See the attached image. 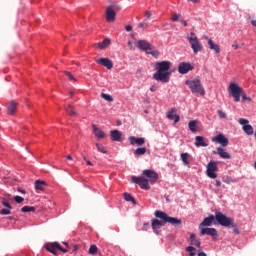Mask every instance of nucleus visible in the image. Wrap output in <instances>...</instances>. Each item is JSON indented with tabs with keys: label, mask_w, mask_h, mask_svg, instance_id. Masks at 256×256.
<instances>
[{
	"label": "nucleus",
	"mask_w": 256,
	"mask_h": 256,
	"mask_svg": "<svg viewBox=\"0 0 256 256\" xmlns=\"http://www.w3.org/2000/svg\"><path fill=\"white\" fill-rule=\"evenodd\" d=\"M136 47L141 51H145V53H149L152 46L147 40H138L136 41Z\"/></svg>",
	"instance_id": "f8f14e48"
},
{
	"label": "nucleus",
	"mask_w": 256,
	"mask_h": 256,
	"mask_svg": "<svg viewBox=\"0 0 256 256\" xmlns=\"http://www.w3.org/2000/svg\"><path fill=\"white\" fill-rule=\"evenodd\" d=\"M45 187H47V182L42 180L35 181V190L36 191H45Z\"/></svg>",
	"instance_id": "412c9836"
},
{
	"label": "nucleus",
	"mask_w": 256,
	"mask_h": 256,
	"mask_svg": "<svg viewBox=\"0 0 256 256\" xmlns=\"http://www.w3.org/2000/svg\"><path fill=\"white\" fill-rule=\"evenodd\" d=\"M171 62L170 61H161L155 64L156 72L153 74V79L155 81H160L161 83H169V79H171Z\"/></svg>",
	"instance_id": "7ed1b4c3"
},
{
	"label": "nucleus",
	"mask_w": 256,
	"mask_h": 256,
	"mask_svg": "<svg viewBox=\"0 0 256 256\" xmlns=\"http://www.w3.org/2000/svg\"><path fill=\"white\" fill-rule=\"evenodd\" d=\"M18 192L19 193H22V194H25V190L21 189V188H18Z\"/></svg>",
	"instance_id": "bf43d9fd"
},
{
	"label": "nucleus",
	"mask_w": 256,
	"mask_h": 256,
	"mask_svg": "<svg viewBox=\"0 0 256 256\" xmlns=\"http://www.w3.org/2000/svg\"><path fill=\"white\" fill-rule=\"evenodd\" d=\"M251 25H252L253 27H256V20H251Z\"/></svg>",
	"instance_id": "4d7b16f0"
},
{
	"label": "nucleus",
	"mask_w": 256,
	"mask_h": 256,
	"mask_svg": "<svg viewBox=\"0 0 256 256\" xmlns=\"http://www.w3.org/2000/svg\"><path fill=\"white\" fill-rule=\"evenodd\" d=\"M181 23L184 25V27H187V21L181 20Z\"/></svg>",
	"instance_id": "052dcab7"
},
{
	"label": "nucleus",
	"mask_w": 256,
	"mask_h": 256,
	"mask_svg": "<svg viewBox=\"0 0 256 256\" xmlns=\"http://www.w3.org/2000/svg\"><path fill=\"white\" fill-rule=\"evenodd\" d=\"M167 119L170 121H174L175 124L179 123L181 121V117L177 114V109L172 108L169 110L166 114Z\"/></svg>",
	"instance_id": "ddd939ff"
},
{
	"label": "nucleus",
	"mask_w": 256,
	"mask_h": 256,
	"mask_svg": "<svg viewBox=\"0 0 256 256\" xmlns=\"http://www.w3.org/2000/svg\"><path fill=\"white\" fill-rule=\"evenodd\" d=\"M215 216L214 215H210L209 217H206L201 224L199 225V229L203 228V227H211L213 225V222L215 221Z\"/></svg>",
	"instance_id": "f3484780"
},
{
	"label": "nucleus",
	"mask_w": 256,
	"mask_h": 256,
	"mask_svg": "<svg viewBox=\"0 0 256 256\" xmlns=\"http://www.w3.org/2000/svg\"><path fill=\"white\" fill-rule=\"evenodd\" d=\"M179 17H180L179 14L174 13V14L172 15V21H179Z\"/></svg>",
	"instance_id": "8fccbe9b"
},
{
	"label": "nucleus",
	"mask_w": 256,
	"mask_h": 256,
	"mask_svg": "<svg viewBox=\"0 0 256 256\" xmlns=\"http://www.w3.org/2000/svg\"><path fill=\"white\" fill-rule=\"evenodd\" d=\"M18 103L15 101H10L7 105V115H15V113H17V107H18Z\"/></svg>",
	"instance_id": "2eb2a0df"
},
{
	"label": "nucleus",
	"mask_w": 256,
	"mask_h": 256,
	"mask_svg": "<svg viewBox=\"0 0 256 256\" xmlns=\"http://www.w3.org/2000/svg\"><path fill=\"white\" fill-rule=\"evenodd\" d=\"M208 45L212 51H215V53H217V54L221 53V48H219V45L215 44V42H213V40L209 39Z\"/></svg>",
	"instance_id": "393cba45"
},
{
	"label": "nucleus",
	"mask_w": 256,
	"mask_h": 256,
	"mask_svg": "<svg viewBox=\"0 0 256 256\" xmlns=\"http://www.w3.org/2000/svg\"><path fill=\"white\" fill-rule=\"evenodd\" d=\"M201 235H210V237H217V229L215 228H200Z\"/></svg>",
	"instance_id": "a211bd4d"
},
{
	"label": "nucleus",
	"mask_w": 256,
	"mask_h": 256,
	"mask_svg": "<svg viewBox=\"0 0 256 256\" xmlns=\"http://www.w3.org/2000/svg\"><path fill=\"white\" fill-rule=\"evenodd\" d=\"M212 141L219 143L223 147H227V145H229V139H227V137H225L223 134H218L217 136L213 137Z\"/></svg>",
	"instance_id": "4468645a"
},
{
	"label": "nucleus",
	"mask_w": 256,
	"mask_h": 256,
	"mask_svg": "<svg viewBox=\"0 0 256 256\" xmlns=\"http://www.w3.org/2000/svg\"><path fill=\"white\" fill-rule=\"evenodd\" d=\"M190 244L194 247H201V242L199 241V239H197L195 234L190 235Z\"/></svg>",
	"instance_id": "a878e982"
},
{
	"label": "nucleus",
	"mask_w": 256,
	"mask_h": 256,
	"mask_svg": "<svg viewBox=\"0 0 256 256\" xmlns=\"http://www.w3.org/2000/svg\"><path fill=\"white\" fill-rule=\"evenodd\" d=\"M215 219L219 225L222 227H231V222L233 221L232 218L227 217L225 214L221 212L215 213Z\"/></svg>",
	"instance_id": "0eeeda50"
},
{
	"label": "nucleus",
	"mask_w": 256,
	"mask_h": 256,
	"mask_svg": "<svg viewBox=\"0 0 256 256\" xmlns=\"http://www.w3.org/2000/svg\"><path fill=\"white\" fill-rule=\"evenodd\" d=\"M124 199L125 201H131L134 205L137 204V202L135 201V198H133V196H131V194L129 193H124Z\"/></svg>",
	"instance_id": "473e14b6"
},
{
	"label": "nucleus",
	"mask_w": 256,
	"mask_h": 256,
	"mask_svg": "<svg viewBox=\"0 0 256 256\" xmlns=\"http://www.w3.org/2000/svg\"><path fill=\"white\" fill-rule=\"evenodd\" d=\"M117 10H119V7L115 6V4H112L106 9V21H108V23H113V21H115V17L117 15L115 11Z\"/></svg>",
	"instance_id": "1a4fd4ad"
},
{
	"label": "nucleus",
	"mask_w": 256,
	"mask_h": 256,
	"mask_svg": "<svg viewBox=\"0 0 256 256\" xmlns=\"http://www.w3.org/2000/svg\"><path fill=\"white\" fill-rule=\"evenodd\" d=\"M96 147L100 153H107V147H105L99 143H96Z\"/></svg>",
	"instance_id": "4c0bfd02"
},
{
	"label": "nucleus",
	"mask_w": 256,
	"mask_h": 256,
	"mask_svg": "<svg viewBox=\"0 0 256 256\" xmlns=\"http://www.w3.org/2000/svg\"><path fill=\"white\" fill-rule=\"evenodd\" d=\"M101 97L102 99H105V101H108L109 103H113V97L111 95L102 93Z\"/></svg>",
	"instance_id": "e433bc0d"
},
{
	"label": "nucleus",
	"mask_w": 256,
	"mask_h": 256,
	"mask_svg": "<svg viewBox=\"0 0 256 256\" xmlns=\"http://www.w3.org/2000/svg\"><path fill=\"white\" fill-rule=\"evenodd\" d=\"M128 45H131V41H128Z\"/></svg>",
	"instance_id": "774afa93"
},
{
	"label": "nucleus",
	"mask_w": 256,
	"mask_h": 256,
	"mask_svg": "<svg viewBox=\"0 0 256 256\" xmlns=\"http://www.w3.org/2000/svg\"><path fill=\"white\" fill-rule=\"evenodd\" d=\"M217 114L220 119H227V114L223 110H217Z\"/></svg>",
	"instance_id": "a19ab883"
},
{
	"label": "nucleus",
	"mask_w": 256,
	"mask_h": 256,
	"mask_svg": "<svg viewBox=\"0 0 256 256\" xmlns=\"http://www.w3.org/2000/svg\"><path fill=\"white\" fill-rule=\"evenodd\" d=\"M217 153L221 157V159H231V154H229L225 149L218 147Z\"/></svg>",
	"instance_id": "4be33fe9"
},
{
	"label": "nucleus",
	"mask_w": 256,
	"mask_h": 256,
	"mask_svg": "<svg viewBox=\"0 0 256 256\" xmlns=\"http://www.w3.org/2000/svg\"><path fill=\"white\" fill-rule=\"evenodd\" d=\"M45 248L50 253H53V255H57V249H59V251H62V253H67V249L61 247V244H59L57 242L48 243V244L45 245Z\"/></svg>",
	"instance_id": "9d476101"
},
{
	"label": "nucleus",
	"mask_w": 256,
	"mask_h": 256,
	"mask_svg": "<svg viewBox=\"0 0 256 256\" xmlns=\"http://www.w3.org/2000/svg\"><path fill=\"white\" fill-rule=\"evenodd\" d=\"M198 256H207V254L205 252H200L198 253Z\"/></svg>",
	"instance_id": "13d9d810"
},
{
	"label": "nucleus",
	"mask_w": 256,
	"mask_h": 256,
	"mask_svg": "<svg viewBox=\"0 0 256 256\" xmlns=\"http://www.w3.org/2000/svg\"><path fill=\"white\" fill-rule=\"evenodd\" d=\"M229 93L234 97V101L236 103H239L241 101H251V98L247 97V94L243 92V90L240 88V86L237 85V83H230L229 85Z\"/></svg>",
	"instance_id": "20e7f679"
},
{
	"label": "nucleus",
	"mask_w": 256,
	"mask_h": 256,
	"mask_svg": "<svg viewBox=\"0 0 256 256\" xmlns=\"http://www.w3.org/2000/svg\"><path fill=\"white\" fill-rule=\"evenodd\" d=\"M2 205H3L4 207H6L7 209H13V207L11 206V204H9V202L3 201V202H2Z\"/></svg>",
	"instance_id": "de8ad7c7"
},
{
	"label": "nucleus",
	"mask_w": 256,
	"mask_h": 256,
	"mask_svg": "<svg viewBox=\"0 0 256 256\" xmlns=\"http://www.w3.org/2000/svg\"><path fill=\"white\" fill-rule=\"evenodd\" d=\"M186 251L190 253V256H195L196 255L195 251H197V249H195V247L193 246H188L186 247Z\"/></svg>",
	"instance_id": "58836bf2"
},
{
	"label": "nucleus",
	"mask_w": 256,
	"mask_h": 256,
	"mask_svg": "<svg viewBox=\"0 0 256 256\" xmlns=\"http://www.w3.org/2000/svg\"><path fill=\"white\" fill-rule=\"evenodd\" d=\"M22 213H33L35 212L34 206H24L21 208Z\"/></svg>",
	"instance_id": "2f4dec72"
},
{
	"label": "nucleus",
	"mask_w": 256,
	"mask_h": 256,
	"mask_svg": "<svg viewBox=\"0 0 256 256\" xmlns=\"http://www.w3.org/2000/svg\"><path fill=\"white\" fill-rule=\"evenodd\" d=\"M93 131H94V135H95V137H97V139H99V140L105 139V132H103L101 129L97 128V126L93 125Z\"/></svg>",
	"instance_id": "5701e85b"
},
{
	"label": "nucleus",
	"mask_w": 256,
	"mask_h": 256,
	"mask_svg": "<svg viewBox=\"0 0 256 256\" xmlns=\"http://www.w3.org/2000/svg\"><path fill=\"white\" fill-rule=\"evenodd\" d=\"M112 141H121V132L119 130L110 131Z\"/></svg>",
	"instance_id": "b1692460"
},
{
	"label": "nucleus",
	"mask_w": 256,
	"mask_h": 256,
	"mask_svg": "<svg viewBox=\"0 0 256 256\" xmlns=\"http://www.w3.org/2000/svg\"><path fill=\"white\" fill-rule=\"evenodd\" d=\"M147 54L152 55V57H155V59L159 57V51L153 50V46L150 48V51H148Z\"/></svg>",
	"instance_id": "f704fd0d"
},
{
	"label": "nucleus",
	"mask_w": 256,
	"mask_h": 256,
	"mask_svg": "<svg viewBox=\"0 0 256 256\" xmlns=\"http://www.w3.org/2000/svg\"><path fill=\"white\" fill-rule=\"evenodd\" d=\"M187 39H188V41L191 45V49L193 50V53L195 55H197V53H201V51H203V44H201V42L199 41V38L197 37L195 32H191L190 36H188Z\"/></svg>",
	"instance_id": "423d86ee"
},
{
	"label": "nucleus",
	"mask_w": 256,
	"mask_h": 256,
	"mask_svg": "<svg viewBox=\"0 0 256 256\" xmlns=\"http://www.w3.org/2000/svg\"><path fill=\"white\" fill-rule=\"evenodd\" d=\"M216 187H221V181L216 180Z\"/></svg>",
	"instance_id": "5fc2aeb1"
},
{
	"label": "nucleus",
	"mask_w": 256,
	"mask_h": 256,
	"mask_svg": "<svg viewBox=\"0 0 256 256\" xmlns=\"http://www.w3.org/2000/svg\"><path fill=\"white\" fill-rule=\"evenodd\" d=\"M186 85L191 90V93L196 94L199 93L202 97L205 96V88L201 84V80L194 79V80H187Z\"/></svg>",
	"instance_id": "39448f33"
},
{
	"label": "nucleus",
	"mask_w": 256,
	"mask_h": 256,
	"mask_svg": "<svg viewBox=\"0 0 256 256\" xmlns=\"http://www.w3.org/2000/svg\"><path fill=\"white\" fill-rule=\"evenodd\" d=\"M14 201H15L16 203H22V202L25 201V199H24L23 197H21V196H15V197H14Z\"/></svg>",
	"instance_id": "49530a36"
},
{
	"label": "nucleus",
	"mask_w": 256,
	"mask_h": 256,
	"mask_svg": "<svg viewBox=\"0 0 256 256\" xmlns=\"http://www.w3.org/2000/svg\"><path fill=\"white\" fill-rule=\"evenodd\" d=\"M144 227H149V223H144Z\"/></svg>",
	"instance_id": "0e129e2a"
},
{
	"label": "nucleus",
	"mask_w": 256,
	"mask_h": 256,
	"mask_svg": "<svg viewBox=\"0 0 256 256\" xmlns=\"http://www.w3.org/2000/svg\"><path fill=\"white\" fill-rule=\"evenodd\" d=\"M64 73L70 81H77V79L75 78V76H73V74H71V72L65 71Z\"/></svg>",
	"instance_id": "79ce46f5"
},
{
	"label": "nucleus",
	"mask_w": 256,
	"mask_h": 256,
	"mask_svg": "<svg viewBox=\"0 0 256 256\" xmlns=\"http://www.w3.org/2000/svg\"><path fill=\"white\" fill-rule=\"evenodd\" d=\"M191 1L192 3H199L200 0H188Z\"/></svg>",
	"instance_id": "e2e57ef3"
},
{
	"label": "nucleus",
	"mask_w": 256,
	"mask_h": 256,
	"mask_svg": "<svg viewBox=\"0 0 256 256\" xmlns=\"http://www.w3.org/2000/svg\"><path fill=\"white\" fill-rule=\"evenodd\" d=\"M96 63H98V65H103L106 69H113V62L109 58H100L96 60Z\"/></svg>",
	"instance_id": "dca6fc26"
},
{
	"label": "nucleus",
	"mask_w": 256,
	"mask_h": 256,
	"mask_svg": "<svg viewBox=\"0 0 256 256\" xmlns=\"http://www.w3.org/2000/svg\"><path fill=\"white\" fill-rule=\"evenodd\" d=\"M145 153H147L146 147H141V148H137L136 150H134V155L136 157H141V155H145Z\"/></svg>",
	"instance_id": "cd10ccee"
},
{
	"label": "nucleus",
	"mask_w": 256,
	"mask_h": 256,
	"mask_svg": "<svg viewBox=\"0 0 256 256\" xmlns=\"http://www.w3.org/2000/svg\"><path fill=\"white\" fill-rule=\"evenodd\" d=\"M254 169H256V161H255V163H254Z\"/></svg>",
	"instance_id": "338daca9"
},
{
	"label": "nucleus",
	"mask_w": 256,
	"mask_h": 256,
	"mask_svg": "<svg viewBox=\"0 0 256 256\" xmlns=\"http://www.w3.org/2000/svg\"><path fill=\"white\" fill-rule=\"evenodd\" d=\"M130 145H138L141 147V145H145V138H137L135 136L129 137Z\"/></svg>",
	"instance_id": "6ab92c4d"
},
{
	"label": "nucleus",
	"mask_w": 256,
	"mask_h": 256,
	"mask_svg": "<svg viewBox=\"0 0 256 256\" xmlns=\"http://www.w3.org/2000/svg\"><path fill=\"white\" fill-rule=\"evenodd\" d=\"M97 251H99V249L97 248V245L93 244L90 246L88 253L89 255H95Z\"/></svg>",
	"instance_id": "72a5a7b5"
},
{
	"label": "nucleus",
	"mask_w": 256,
	"mask_h": 256,
	"mask_svg": "<svg viewBox=\"0 0 256 256\" xmlns=\"http://www.w3.org/2000/svg\"><path fill=\"white\" fill-rule=\"evenodd\" d=\"M219 168L217 167V162L210 161L207 165L206 173L210 179H217V171Z\"/></svg>",
	"instance_id": "6e6552de"
},
{
	"label": "nucleus",
	"mask_w": 256,
	"mask_h": 256,
	"mask_svg": "<svg viewBox=\"0 0 256 256\" xmlns=\"http://www.w3.org/2000/svg\"><path fill=\"white\" fill-rule=\"evenodd\" d=\"M188 127H189L190 131H192V133H196V131H197V121L191 120L188 123Z\"/></svg>",
	"instance_id": "7c9ffc66"
},
{
	"label": "nucleus",
	"mask_w": 256,
	"mask_h": 256,
	"mask_svg": "<svg viewBox=\"0 0 256 256\" xmlns=\"http://www.w3.org/2000/svg\"><path fill=\"white\" fill-rule=\"evenodd\" d=\"M63 244L66 245V247H68V245H69L67 242H63Z\"/></svg>",
	"instance_id": "69168bd1"
},
{
	"label": "nucleus",
	"mask_w": 256,
	"mask_h": 256,
	"mask_svg": "<svg viewBox=\"0 0 256 256\" xmlns=\"http://www.w3.org/2000/svg\"><path fill=\"white\" fill-rule=\"evenodd\" d=\"M242 129H243L244 133H246V135H253V133H254L253 126H251L249 124L248 125H244L242 127Z\"/></svg>",
	"instance_id": "c756f323"
},
{
	"label": "nucleus",
	"mask_w": 256,
	"mask_h": 256,
	"mask_svg": "<svg viewBox=\"0 0 256 256\" xmlns=\"http://www.w3.org/2000/svg\"><path fill=\"white\" fill-rule=\"evenodd\" d=\"M145 16H146V19H151V17H153V13H151V11L149 10H146Z\"/></svg>",
	"instance_id": "09e8293b"
},
{
	"label": "nucleus",
	"mask_w": 256,
	"mask_h": 256,
	"mask_svg": "<svg viewBox=\"0 0 256 256\" xmlns=\"http://www.w3.org/2000/svg\"><path fill=\"white\" fill-rule=\"evenodd\" d=\"M154 215L157 219H152V229L156 235L161 233V227H163L165 223H170V225H173L174 227H179V225H181V219L170 217L167 213L161 210H156Z\"/></svg>",
	"instance_id": "f257e3e1"
},
{
	"label": "nucleus",
	"mask_w": 256,
	"mask_h": 256,
	"mask_svg": "<svg viewBox=\"0 0 256 256\" xmlns=\"http://www.w3.org/2000/svg\"><path fill=\"white\" fill-rule=\"evenodd\" d=\"M180 157H181V161L183 162L184 165H187V166L190 165L189 157H191V155H189V153H187V152L181 153Z\"/></svg>",
	"instance_id": "bb28decb"
},
{
	"label": "nucleus",
	"mask_w": 256,
	"mask_h": 256,
	"mask_svg": "<svg viewBox=\"0 0 256 256\" xmlns=\"http://www.w3.org/2000/svg\"><path fill=\"white\" fill-rule=\"evenodd\" d=\"M66 159H68V161H73V157H71V155H67Z\"/></svg>",
	"instance_id": "6e6d98bb"
},
{
	"label": "nucleus",
	"mask_w": 256,
	"mask_h": 256,
	"mask_svg": "<svg viewBox=\"0 0 256 256\" xmlns=\"http://www.w3.org/2000/svg\"><path fill=\"white\" fill-rule=\"evenodd\" d=\"M239 123H240V125H243V127H244V125H249V120H247L245 118H240Z\"/></svg>",
	"instance_id": "a18cd8bd"
},
{
	"label": "nucleus",
	"mask_w": 256,
	"mask_h": 256,
	"mask_svg": "<svg viewBox=\"0 0 256 256\" xmlns=\"http://www.w3.org/2000/svg\"><path fill=\"white\" fill-rule=\"evenodd\" d=\"M231 228L233 229L236 235H239V228H237V224L232 220L230 224Z\"/></svg>",
	"instance_id": "ea45409f"
},
{
	"label": "nucleus",
	"mask_w": 256,
	"mask_h": 256,
	"mask_svg": "<svg viewBox=\"0 0 256 256\" xmlns=\"http://www.w3.org/2000/svg\"><path fill=\"white\" fill-rule=\"evenodd\" d=\"M109 45H111V40H109V38H105L98 44V47L99 49H106V47H109Z\"/></svg>",
	"instance_id": "c85d7f7f"
},
{
	"label": "nucleus",
	"mask_w": 256,
	"mask_h": 256,
	"mask_svg": "<svg viewBox=\"0 0 256 256\" xmlns=\"http://www.w3.org/2000/svg\"><path fill=\"white\" fill-rule=\"evenodd\" d=\"M83 159L87 163V165H89L90 167H93V163H91L86 156H84Z\"/></svg>",
	"instance_id": "3c124183"
},
{
	"label": "nucleus",
	"mask_w": 256,
	"mask_h": 256,
	"mask_svg": "<svg viewBox=\"0 0 256 256\" xmlns=\"http://www.w3.org/2000/svg\"><path fill=\"white\" fill-rule=\"evenodd\" d=\"M66 112L69 113V115H70L71 117H76V116H77V112H75V110H74L73 107H71V106H68V107L66 108Z\"/></svg>",
	"instance_id": "c9c22d12"
},
{
	"label": "nucleus",
	"mask_w": 256,
	"mask_h": 256,
	"mask_svg": "<svg viewBox=\"0 0 256 256\" xmlns=\"http://www.w3.org/2000/svg\"><path fill=\"white\" fill-rule=\"evenodd\" d=\"M138 27H139L140 29H147V28L149 27V23H147V22H141V23L138 24Z\"/></svg>",
	"instance_id": "c03bdc74"
},
{
	"label": "nucleus",
	"mask_w": 256,
	"mask_h": 256,
	"mask_svg": "<svg viewBox=\"0 0 256 256\" xmlns=\"http://www.w3.org/2000/svg\"><path fill=\"white\" fill-rule=\"evenodd\" d=\"M0 215H11V210L9 208H3L2 210H0Z\"/></svg>",
	"instance_id": "37998d69"
},
{
	"label": "nucleus",
	"mask_w": 256,
	"mask_h": 256,
	"mask_svg": "<svg viewBox=\"0 0 256 256\" xmlns=\"http://www.w3.org/2000/svg\"><path fill=\"white\" fill-rule=\"evenodd\" d=\"M232 47H234V49H239V44H233Z\"/></svg>",
	"instance_id": "680f3d73"
},
{
	"label": "nucleus",
	"mask_w": 256,
	"mask_h": 256,
	"mask_svg": "<svg viewBox=\"0 0 256 256\" xmlns=\"http://www.w3.org/2000/svg\"><path fill=\"white\" fill-rule=\"evenodd\" d=\"M141 177L132 176V183H136V185H139L140 188L144 189L145 191H149L151 189L150 183H157V180L159 179V174L155 172L154 170H143ZM147 177V178H145Z\"/></svg>",
	"instance_id": "f03ea898"
},
{
	"label": "nucleus",
	"mask_w": 256,
	"mask_h": 256,
	"mask_svg": "<svg viewBox=\"0 0 256 256\" xmlns=\"http://www.w3.org/2000/svg\"><path fill=\"white\" fill-rule=\"evenodd\" d=\"M126 31H132L133 27L131 25L125 26Z\"/></svg>",
	"instance_id": "864d4df0"
},
{
	"label": "nucleus",
	"mask_w": 256,
	"mask_h": 256,
	"mask_svg": "<svg viewBox=\"0 0 256 256\" xmlns=\"http://www.w3.org/2000/svg\"><path fill=\"white\" fill-rule=\"evenodd\" d=\"M193 69V65H191L189 62H181L178 65V73H180V75H187V72L193 71Z\"/></svg>",
	"instance_id": "9b49d317"
},
{
	"label": "nucleus",
	"mask_w": 256,
	"mask_h": 256,
	"mask_svg": "<svg viewBox=\"0 0 256 256\" xmlns=\"http://www.w3.org/2000/svg\"><path fill=\"white\" fill-rule=\"evenodd\" d=\"M157 89H158L157 85H152V86L150 87V91H151L152 93H155V91H157Z\"/></svg>",
	"instance_id": "603ef678"
},
{
	"label": "nucleus",
	"mask_w": 256,
	"mask_h": 256,
	"mask_svg": "<svg viewBox=\"0 0 256 256\" xmlns=\"http://www.w3.org/2000/svg\"><path fill=\"white\" fill-rule=\"evenodd\" d=\"M195 145L197 147H208V143L205 142V138L203 136H196L195 137Z\"/></svg>",
	"instance_id": "aec40b11"
}]
</instances>
